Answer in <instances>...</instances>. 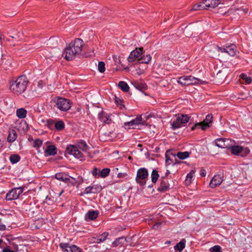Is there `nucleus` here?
Returning a JSON list of instances; mask_svg holds the SVG:
<instances>
[{"instance_id": "1", "label": "nucleus", "mask_w": 252, "mask_h": 252, "mask_svg": "<svg viewBox=\"0 0 252 252\" xmlns=\"http://www.w3.org/2000/svg\"><path fill=\"white\" fill-rule=\"evenodd\" d=\"M84 41L80 38H76L71 42L64 49L63 55L67 61H72L75 58H81L84 56L83 47Z\"/></svg>"}, {"instance_id": "2", "label": "nucleus", "mask_w": 252, "mask_h": 252, "mask_svg": "<svg viewBox=\"0 0 252 252\" xmlns=\"http://www.w3.org/2000/svg\"><path fill=\"white\" fill-rule=\"evenodd\" d=\"M28 83L27 77L25 75H21L10 83L9 88L14 93L22 94L25 91Z\"/></svg>"}, {"instance_id": "3", "label": "nucleus", "mask_w": 252, "mask_h": 252, "mask_svg": "<svg viewBox=\"0 0 252 252\" xmlns=\"http://www.w3.org/2000/svg\"><path fill=\"white\" fill-rule=\"evenodd\" d=\"M176 116V119L173 121L171 124V128L172 129L180 128L185 125L189 121L190 117L188 115H184L182 114H178Z\"/></svg>"}, {"instance_id": "4", "label": "nucleus", "mask_w": 252, "mask_h": 252, "mask_svg": "<svg viewBox=\"0 0 252 252\" xmlns=\"http://www.w3.org/2000/svg\"><path fill=\"white\" fill-rule=\"evenodd\" d=\"M53 101L55 103V106L62 111H66L71 107V103L68 99L56 97L54 98Z\"/></svg>"}, {"instance_id": "5", "label": "nucleus", "mask_w": 252, "mask_h": 252, "mask_svg": "<svg viewBox=\"0 0 252 252\" xmlns=\"http://www.w3.org/2000/svg\"><path fill=\"white\" fill-rule=\"evenodd\" d=\"M177 82L184 86H189L201 83V80L192 76H183L178 78Z\"/></svg>"}, {"instance_id": "6", "label": "nucleus", "mask_w": 252, "mask_h": 252, "mask_svg": "<svg viewBox=\"0 0 252 252\" xmlns=\"http://www.w3.org/2000/svg\"><path fill=\"white\" fill-rule=\"evenodd\" d=\"M213 115L208 114L203 121L196 123L191 128V130H194L196 128H201L202 130H205L207 127L211 126L213 122Z\"/></svg>"}, {"instance_id": "7", "label": "nucleus", "mask_w": 252, "mask_h": 252, "mask_svg": "<svg viewBox=\"0 0 252 252\" xmlns=\"http://www.w3.org/2000/svg\"><path fill=\"white\" fill-rule=\"evenodd\" d=\"M148 170L145 168H140L137 172L136 181L141 186H144L146 183V180L148 177Z\"/></svg>"}, {"instance_id": "8", "label": "nucleus", "mask_w": 252, "mask_h": 252, "mask_svg": "<svg viewBox=\"0 0 252 252\" xmlns=\"http://www.w3.org/2000/svg\"><path fill=\"white\" fill-rule=\"evenodd\" d=\"M67 154L73 155L75 158H80L82 160V158H83V154L80 152L77 146L74 145H67L65 151V155Z\"/></svg>"}, {"instance_id": "9", "label": "nucleus", "mask_w": 252, "mask_h": 252, "mask_svg": "<svg viewBox=\"0 0 252 252\" xmlns=\"http://www.w3.org/2000/svg\"><path fill=\"white\" fill-rule=\"evenodd\" d=\"M23 190L24 188L23 187L14 188L6 194L5 199L9 201L18 198L19 195L23 193Z\"/></svg>"}, {"instance_id": "10", "label": "nucleus", "mask_w": 252, "mask_h": 252, "mask_svg": "<svg viewBox=\"0 0 252 252\" xmlns=\"http://www.w3.org/2000/svg\"><path fill=\"white\" fill-rule=\"evenodd\" d=\"M144 53V51L143 47L136 48L130 53L127 61L129 63H132L136 59L138 60L139 58V57Z\"/></svg>"}, {"instance_id": "11", "label": "nucleus", "mask_w": 252, "mask_h": 252, "mask_svg": "<svg viewBox=\"0 0 252 252\" xmlns=\"http://www.w3.org/2000/svg\"><path fill=\"white\" fill-rule=\"evenodd\" d=\"M160 182V185L157 189L158 191L164 192L170 189L171 185L168 178L166 177H161Z\"/></svg>"}, {"instance_id": "12", "label": "nucleus", "mask_w": 252, "mask_h": 252, "mask_svg": "<svg viewBox=\"0 0 252 252\" xmlns=\"http://www.w3.org/2000/svg\"><path fill=\"white\" fill-rule=\"evenodd\" d=\"M217 48L219 51H220L222 53H227L230 56H235L237 52L236 47L234 44H231L229 46H226L225 47L217 46Z\"/></svg>"}, {"instance_id": "13", "label": "nucleus", "mask_w": 252, "mask_h": 252, "mask_svg": "<svg viewBox=\"0 0 252 252\" xmlns=\"http://www.w3.org/2000/svg\"><path fill=\"white\" fill-rule=\"evenodd\" d=\"M223 180V174L222 173L215 175L212 179L210 186L212 188H214L221 184Z\"/></svg>"}, {"instance_id": "14", "label": "nucleus", "mask_w": 252, "mask_h": 252, "mask_svg": "<svg viewBox=\"0 0 252 252\" xmlns=\"http://www.w3.org/2000/svg\"><path fill=\"white\" fill-rule=\"evenodd\" d=\"M142 124V118L141 116H137L136 118L129 122L125 123V126H127L128 128H134V126L139 125Z\"/></svg>"}, {"instance_id": "15", "label": "nucleus", "mask_w": 252, "mask_h": 252, "mask_svg": "<svg viewBox=\"0 0 252 252\" xmlns=\"http://www.w3.org/2000/svg\"><path fill=\"white\" fill-rule=\"evenodd\" d=\"M98 215V212L97 211H89L85 216V220L86 221L93 220L97 218Z\"/></svg>"}, {"instance_id": "16", "label": "nucleus", "mask_w": 252, "mask_h": 252, "mask_svg": "<svg viewBox=\"0 0 252 252\" xmlns=\"http://www.w3.org/2000/svg\"><path fill=\"white\" fill-rule=\"evenodd\" d=\"M220 1L221 0H204V3L207 9L209 8L217 7L220 3Z\"/></svg>"}, {"instance_id": "17", "label": "nucleus", "mask_w": 252, "mask_h": 252, "mask_svg": "<svg viewBox=\"0 0 252 252\" xmlns=\"http://www.w3.org/2000/svg\"><path fill=\"white\" fill-rule=\"evenodd\" d=\"M98 118L100 121L103 122L105 124H110L111 121L110 117L103 111L99 113L98 115Z\"/></svg>"}, {"instance_id": "18", "label": "nucleus", "mask_w": 252, "mask_h": 252, "mask_svg": "<svg viewBox=\"0 0 252 252\" xmlns=\"http://www.w3.org/2000/svg\"><path fill=\"white\" fill-rule=\"evenodd\" d=\"M226 77V73L222 70H220L215 76L216 81L218 83H222L224 81Z\"/></svg>"}, {"instance_id": "19", "label": "nucleus", "mask_w": 252, "mask_h": 252, "mask_svg": "<svg viewBox=\"0 0 252 252\" xmlns=\"http://www.w3.org/2000/svg\"><path fill=\"white\" fill-rule=\"evenodd\" d=\"M57 153V148L54 145L48 146L45 151L46 156H54Z\"/></svg>"}, {"instance_id": "20", "label": "nucleus", "mask_w": 252, "mask_h": 252, "mask_svg": "<svg viewBox=\"0 0 252 252\" xmlns=\"http://www.w3.org/2000/svg\"><path fill=\"white\" fill-rule=\"evenodd\" d=\"M152 59V57L150 54H147L146 55H142L138 59V62L140 63H146L148 64L151 61Z\"/></svg>"}, {"instance_id": "21", "label": "nucleus", "mask_w": 252, "mask_h": 252, "mask_svg": "<svg viewBox=\"0 0 252 252\" xmlns=\"http://www.w3.org/2000/svg\"><path fill=\"white\" fill-rule=\"evenodd\" d=\"M108 235V233L105 232L101 235L97 236L96 237H93V238L94 239V241L96 243H100L101 242H104L107 238Z\"/></svg>"}, {"instance_id": "22", "label": "nucleus", "mask_w": 252, "mask_h": 252, "mask_svg": "<svg viewBox=\"0 0 252 252\" xmlns=\"http://www.w3.org/2000/svg\"><path fill=\"white\" fill-rule=\"evenodd\" d=\"M55 178L58 180L62 181L64 183H68L70 179L63 173H58L55 175Z\"/></svg>"}, {"instance_id": "23", "label": "nucleus", "mask_w": 252, "mask_h": 252, "mask_svg": "<svg viewBox=\"0 0 252 252\" xmlns=\"http://www.w3.org/2000/svg\"><path fill=\"white\" fill-rule=\"evenodd\" d=\"M16 116L20 119H24L26 117L27 111L24 108H19L16 110Z\"/></svg>"}, {"instance_id": "24", "label": "nucleus", "mask_w": 252, "mask_h": 252, "mask_svg": "<svg viewBox=\"0 0 252 252\" xmlns=\"http://www.w3.org/2000/svg\"><path fill=\"white\" fill-rule=\"evenodd\" d=\"M134 87L137 90L144 91L147 89V86L146 83L136 82L134 84Z\"/></svg>"}, {"instance_id": "25", "label": "nucleus", "mask_w": 252, "mask_h": 252, "mask_svg": "<svg viewBox=\"0 0 252 252\" xmlns=\"http://www.w3.org/2000/svg\"><path fill=\"white\" fill-rule=\"evenodd\" d=\"M78 148L83 151H86L89 149V147L86 142L83 140H80L76 144Z\"/></svg>"}, {"instance_id": "26", "label": "nucleus", "mask_w": 252, "mask_h": 252, "mask_svg": "<svg viewBox=\"0 0 252 252\" xmlns=\"http://www.w3.org/2000/svg\"><path fill=\"white\" fill-rule=\"evenodd\" d=\"M17 133L14 130H11L9 131V134L7 137L8 142H12L15 140L17 138Z\"/></svg>"}, {"instance_id": "27", "label": "nucleus", "mask_w": 252, "mask_h": 252, "mask_svg": "<svg viewBox=\"0 0 252 252\" xmlns=\"http://www.w3.org/2000/svg\"><path fill=\"white\" fill-rule=\"evenodd\" d=\"M185 243L186 240L184 239H182L179 243H177L174 246V250L175 251H179V252H181L185 247Z\"/></svg>"}, {"instance_id": "28", "label": "nucleus", "mask_w": 252, "mask_h": 252, "mask_svg": "<svg viewBox=\"0 0 252 252\" xmlns=\"http://www.w3.org/2000/svg\"><path fill=\"white\" fill-rule=\"evenodd\" d=\"M231 153L235 155H240L242 146L233 145L230 149Z\"/></svg>"}, {"instance_id": "29", "label": "nucleus", "mask_w": 252, "mask_h": 252, "mask_svg": "<svg viewBox=\"0 0 252 252\" xmlns=\"http://www.w3.org/2000/svg\"><path fill=\"white\" fill-rule=\"evenodd\" d=\"M203 9H206V7L205 6L204 0L202 2L194 5L192 8V10L194 11L200 10Z\"/></svg>"}, {"instance_id": "30", "label": "nucleus", "mask_w": 252, "mask_h": 252, "mask_svg": "<svg viewBox=\"0 0 252 252\" xmlns=\"http://www.w3.org/2000/svg\"><path fill=\"white\" fill-rule=\"evenodd\" d=\"M159 177L158 170L154 169L151 174V179L153 183H156Z\"/></svg>"}, {"instance_id": "31", "label": "nucleus", "mask_w": 252, "mask_h": 252, "mask_svg": "<svg viewBox=\"0 0 252 252\" xmlns=\"http://www.w3.org/2000/svg\"><path fill=\"white\" fill-rule=\"evenodd\" d=\"M118 86L125 92H127L129 91V87L128 85L124 81H120L118 84Z\"/></svg>"}, {"instance_id": "32", "label": "nucleus", "mask_w": 252, "mask_h": 252, "mask_svg": "<svg viewBox=\"0 0 252 252\" xmlns=\"http://www.w3.org/2000/svg\"><path fill=\"white\" fill-rule=\"evenodd\" d=\"M190 153L189 152H179L177 153L176 156L181 159H185L188 158L190 155Z\"/></svg>"}, {"instance_id": "33", "label": "nucleus", "mask_w": 252, "mask_h": 252, "mask_svg": "<svg viewBox=\"0 0 252 252\" xmlns=\"http://www.w3.org/2000/svg\"><path fill=\"white\" fill-rule=\"evenodd\" d=\"M224 145H225L223 148H226L228 149H230L231 148V147L233 146V144L234 143V140H232L230 139H227L224 138Z\"/></svg>"}, {"instance_id": "34", "label": "nucleus", "mask_w": 252, "mask_h": 252, "mask_svg": "<svg viewBox=\"0 0 252 252\" xmlns=\"http://www.w3.org/2000/svg\"><path fill=\"white\" fill-rule=\"evenodd\" d=\"M127 241L126 238L120 237L117 239L114 242H113V245L114 247H117L120 244H124V242Z\"/></svg>"}, {"instance_id": "35", "label": "nucleus", "mask_w": 252, "mask_h": 252, "mask_svg": "<svg viewBox=\"0 0 252 252\" xmlns=\"http://www.w3.org/2000/svg\"><path fill=\"white\" fill-rule=\"evenodd\" d=\"M20 157L17 154H13L10 156L9 160L10 162L13 163H16L20 160Z\"/></svg>"}, {"instance_id": "36", "label": "nucleus", "mask_w": 252, "mask_h": 252, "mask_svg": "<svg viewBox=\"0 0 252 252\" xmlns=\"http://www.w3.org/2000/svg\"><path fill=\"white\" fill-rule=\"evenodd\" d=\"M110 169L108 168H104L102 170L100 171L99 176L101 178H105L110 173Z\"/></svg>"}, {"instance_id": "37", "label": "nucleus", "mask_w": 252, "mask_h": 252, "mask_svg": "<svg viewBox=\"0 0 252 252\" xmlns=\"http://www.w3.org/2000/svg\"><path fill=\"white\" fill-rule=\"evenodd\" d=\"M64 127V124L62 121H59L55 123V128L59 131L63 130Z\"/></svg>"}, {"instance_id": "38", "label": "nucleus", "mask_w": 252, "mask_h": 252, "mask_svg": "<svg viewBox=\"0 0 252 252\" xmlns=\"http://www.w3.org/2000/svg\"><path fill=\"white\" fill-rule=\"evenodd\" d=\"M224 138H219L217 139L215 141V144L217 146H218L219 148H223L224 147Z\"/></svg>"}, {"instance_id": "39", "label": "nucleus", "mask_w": 252, "mask_h": 252, "mask_svg": "<svg viewBox=\"0 0 252 252\" xmlns=\"http://www.w3.org/2000/svg\"><path fill=\"white\" fill-rule=\"evenodd\" d=\"M60 247L62 249L63 251L64 252H69L70 245L68 243H61L60 244Z\"/></svg>"}, {"instance_id": "40", "label": "nucleus", "mask_w": 252, "mask_h": 252, "mask_svg": "<svg viewBox=\"0 0 252 252\" xmlns=\"http://www.w3.org/2000/svg\"><path fill=\"white\" fill-rule=\"evenodd\" d=\"M169 154L173 155L174 157H175V156H176L175 154H173L172 153L171 150H168L166 151V154H165V163L166 164H168V165L170 164V161L171 160V158H170V157L169 156Z\"/></svg>"}, {"instance_id": "41", "label": "nucleus", "mask_w": 252, "mask_h": 252, "mask_svg": "<svg viewBox=\"0 0 252 252\" xmlns=\"http://www.w3.org/2000/svg\"><path fill=\"white\" fill-rule=\"evenodd\" d=\"M55 122L53 120H47L46 125L50 129H53L55 128Z\"/></svg>"}, {"instance_id": "42", "label": "nucleus", "mask_w": 252, "mask_h": 252, "mask_svg": "<svg viewBox=\"0 0 252 252\" xmlns=\"http://www.w3.org/2000/svg\"><path fill=\"white\" fill-rule=\"evenodd\" d=\"M250 152V149L247 147H242V150L241 151L240 156L244 157L248 155Z\"/></svg>"}, {"instance_id": "43", "label": "nucleus", "mask_w": 252, "mask_h": 252, "mask_svg": "<svg viewBox=\"0 0 252 252\" xmlns=\"http://www.w3.org/2000/svg\"><path fill=\"white\" fill-rule=\"evenodd\" d=\"M98 70L100 73H103L105 71V63L103 62L98 63Z\"/></svg>"}, {"instance_id": "44", "label": "nucleus", "mask_w": 252, "mask_h": 252, "mask_svg": "<svg viewBox=\"0 0 252 252\" xmlns=\"http://www.w3.org/2000/svg\"><path fill=\"white\" fill-rule=\"evenodd\" d=\"M94 187H87L84 192L82 193L81 195H83V194H89L91 193H95V191L94 190Z\"/></svg>"}, {"instance_id": "45", "label": "nucleus", "mask_w": 252, "mask_h": 252, "mask_svg": "<svg viewBox=\"0 0 252 252\" xmlns=\"http://www.w3.org/2000/svg\"><path fill=\"white\" fill-rule=\"evenodd\" d=\"M42 144V141L39 139H36L33 142V147L38 149Z\"/></svg>"}, {"instance_id": "46", "label": "nucleus", "mask_w": 252, "mask_h": 252, "mask_svg": "<svg viewBox=\"0 0 252 252\" xmlns=\"http://www.w3.org/2000/svg\"><path fill=\"white\" fill-rule=\"evenodd\" d=\"M211 252H221V247L219 245H216L210 249Z\"/></svg>"}, {"instance_id": "47", "label": "nucleus", "mask_w": 252, "mask_h": 252, "mask_svg": "<svg viewBox=\"0 0 252 252\" xmlns=\"http://www.w3.org/2000/svg\"><path fill=\"white\" fill-rule=\"evenodd\" d=\"M23 130L25 131H28L29 129V126L26 122L24 120L22 121L20 123Z\"/></svg>"}, {"instance_id": "48", "label": "nucleus", "mask_w": 252, "mask_h": 252, "mask_svg": "<svg viewBox=\"0 0 252 252\" xmlns=\"http://www.w3.org/2000/svg\"><path fill=\"white\" fill-rule=\"evenodd\" d=\"M99 172H100V170L97 168L94 167L93 169V170L92 172V173L93 175L95 178H98V177H99Z\"/></svg>"}, {"instance_id": "49", "label": "nucleus", "mask_w": 252, "mask_h": 252, "mask_svg": "<svg viewBox=\"0 0 252 252\" xmlns=\"http://www.w3.org/2000/svg\"><path fill=\"white\" fill-rule=\"evenodd\" d=\"M115 100L116 103L117 104L120 105V108L121 109H123V108L125 107L124 105L122 104L123 100H122L121 98H120L117 96H115Z\"/></svg>"}, {"instance_id": "50", "label": "nucleus", "mask_w": 252, "mask_h": 252, "mask_svg": "<svg viewBox=\"0 0 252 252\" xmlns=\"http://www.w3.org/2000/svg\"><path fill=\"white\" fill-rule=\"evenodd\" d=\"M70 252H80V249L75 245L70 246Z\"/></svg>"}, {"instance_id": "51", "label": "nucleus", "mask_w": 252, "mask_h": 252, "mask_svg": "<svg viewBox=\"0 0 252 252\" xmlns=\"http://www.w3.org/2000/svg\"><path fill=\"white\" fill-rule=\"evenodd\" d=\"M113 58L114 60L115 61V64L116 65H118V64L121 63V60L119 59V57L117 58V57L116 56H114L113 57Z\"/></svg>"}, {"instance_id": "52", "label": "nucleus", "mask_w": 252, "mask_h": 252, "mask_svg": "<svg viewBox=\"0 0 252 252\" xmlns=\"http://www.w3.org/2000/svg\"><path fill=\"white\" fill-rule=\"evenodd\" d=\"M195 173V171L193 170H192L187 176V178H189L190 179H191L193 176V175Z\"/></svg>"}, {"instance_id": "53", "label": "nucleus", "mask_w": 252, "mask_h": 252, "mask_svg": "<svg viewBox=\"0 0 252 252\" xmlns=\"http://www.w3.org/2000/svg\"><path fill=\"white\" fill-rule=\"evenodd\" d=\"M246 84H250L252 81V79L251 77L247 76L246 79H245Z\"/></svg>"}, {"instance_id": "54", "label": "nucleus", "mask_w": 252, "mask_h": 252, "mask_svg": "<svg viewBox=\"0 0 252 252\" xmlns=\"http://www.w3.org/2000/svg\"><path fill=\"white\" fill-rule=\"evenodd\" d=\"M206 175V170L204 169H201L200 172V175L201 177H205Z\"/></svg>"}, {"instance_id": "55", "label": "nucleus", "mask_w": 252, "mask_h": 252, "mask_svg": "<svg viewBox=\"0 0 252 252\" xmlns=\"http://www.w3.org/2000/svg\"><path fill=\"white\" fill-rule=\"evenodd\" d=\"M101 189H102V188L101 187H97L94 188V191H95V192H96L97 191H98V192L100 191L101 190Z\"/></svg>"}, {"instance_id": "56", "label": "nucleus", "mask_w": 252, "mask_h": 252, "mask_svg": "<svg viewBox=\"0 0 252 252\" xmlns=\"http://www.w3.org/2000/svg\"><path fill=\"white\" fill-rule=\"evenodd\" d=\"M6 226L4 224H0V231L5 230Z\"/></svg>"}, {"instance_id": "57", "label": "nucleus", "mask_w": 252, "mask_h": 252, "mask_svg": "<svg viewBox=\"0 0 252 252\" xmlns=\"http://www.w3.org/2000/svg\"><path fill=\"white\" fill-rule=\"evenodd\" d=\"M2 252H14L13 251L10 250L8 248H4Z\"/></svg>"}, {"instance_id": "58", "label": "nucleus", "mask_w": 252, "mask_h": 252, "mask_svg": "<svg viewBox=\"0 0 252 252\" xmlns=\"http://www.w3.org/2000/svg\"><path fill=\"white\" fill-rule=\"evenodd\" d=\"M239 11L242 12L244 14H246L248 11V8H244L242 9H239Z\"/></svg>"}, {"instance_id": "59", "label": "nucleus", "mask_w": 252, "mask_h": 252, "mask_svg": "<svg viewBox=\"0 0 252 252\" xmlns=\"http://www.w3.org/2000/svg\"><path fill=\"white\" fill-rule=\"evenodd\" d=\"M161 224V222H158L152 226L153 229H157V228Z\"/></svg>"}, {"instance_id": "60", "label": "nucleus", "mask_w": 252, "mask_h": 252, "mask_svg": "<svg viewBox=\"0 0 252 252\" xmlns=\"http://www.w3.org/2000/svg\"><path fill=\"white\" fill-rule=\"evenodd\" d=\"M247 75L246 74H244V73L240 75L241 78L244 80L246 79V78L247 77Z\"/></svg>"}, {"instance_id": "61", "label": "nucleus", "mask_w": 252, "mask_h": 252, "mask_svg": "<svg viewBox=\"0 0 252 252\" xmlns=\"http://www.w3.org/2000/svg\"><path fill=\"white\" fill-rule=\"evenodd\" d=\"M170 174V171L168 170H166V173H165V175L164 177H167V176Z\"/></svg>"}, {"instance_id": "62", "label": "nucleus", "mask_w": 252, "mask_h": 252, "mask_svg": "<svg viewBox=\"0 0 252 252\" xmlns=\"http://www.w3.org/2000/svg\"><path fill=\"white\" fill-rule=\"evenodd\" d=\"M3 35L0 33V44H1V40L3 38Z\"/></svg>"}, {"instance_id": "63", "label": "nucleus", "mask_w": 252, "mask_h": 252, "mask_svg": "<svg viewBox=\"0 0 252 252\" xmlns=\"http://www.w3.org/2000/svg\"><path fill=\"white\" fill-rule=\"evenodd\" d=\"M3 146V142L1 141V140L0 139V149Z\"/></svg>"}, {"instance_id": "64", "label": "nucleus", "mask_w": 252, "mask_h": 252, "mask_svg": "<svg viewBox=\"0 0 252 252\" xmlns=\"http://www.w3.org/2000/svg\"><path fill=\"white\" fill-rule=\"evenodd\" d=\"M80 110H81V108H80L78 107V108H77V111L78 112H79Z\"/></svg>"}]
</instances>
